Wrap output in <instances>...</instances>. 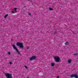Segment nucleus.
Listing matches in <instances>:
<instances>
[{
    "mask_svg": "<svg viewBox=\"0 0 78 78\" xmlns=\"http://www.w3.org/2000/svg\"><path fill=\"white\" fill-rule=\"evenodd\" d=\"M17 46H19L20 48H23V44L22 42H17L16 44Z\"/></svg>",
    "mask_w": 78,
    "mask_h": 78,
    "instance_id": "1",
    "label": "nucleus"
},
{
    "mask_svg": "<svg viewBox=\"0 0 78 78\" xmlns=\"http://www.w3.org/2000/svg\"><path fill=\"white\" fill-rule=\"evenodd\" d=\"M55 61L56 62H61V58L58 56H55L54 57Z\"/></svg>",
    "mask_w": 78,
    "mask_h": 78,
    "instance_id": "2",
    "label": "nucleus"
},
{
    "mask_svg": "<svg viewBox=\"0 0 78 78\" xmlns=\"http://www.w3.org/2000/svg\"><path fill=\"white\" fill-rule=\"evenodd\" d=\"M5 75L7 78H12V76L11 73H6Z\"/></svg>",
    "mask_w": 78,
    "mask_h": 78,
    "instance_id": "3",
    "label": "nucleus"
},
{
    "mask_svg": "<svg viewBox=\"0 0 78 78\" xmlns=\"http://www.w3.org/2000/svg\"><path fill=\"white\" fill-rule=\"evenodd\" d=\"M36 59V56H32L30 58H29V60L30 61H33V60H35Z\"/></svg>",
    "mask_w": 78,
    "mask_h": 78,
    "instance_id": "4",
    "label": "nucleus"
},
{
    "mask_svg": "<svg viewBox=\"0 0 78 78\" xmlns=\"http://www.w3.org/2000/svg\"><path fill=\"white\" fill-rule=\"evenodd\" d=\"M15 50H16V52H17L18 55L21 56H22V54H20V52H19V50H18V49H15Z\"/></svg>",
    "mask_w": 78,
    "mask_h": 78,
    "instance_id": "5",
    "label": "nucleus"
},
{
    "mask_svg": "<svg viewBox=\"0 0 78 78\" xmlns=\"http://www.w3.org/2000/svg\"><path fill=\"white\" fill-rule=\"evenodd\" d=\"M12 47L14 49H17V47L14 44H13L12 45Z\"/></svg>",
    "mask_w": 78,
    "mask_h": 78,
    "instance_id": "6",
    "label": "nucleus"
},
{
    "mask_svg": "<svg viewBox=\"0 0 78 78\" xmlns=\"http://www.w3.org/2000/svg\"><path fill=\"white\" fill-rule=\"evenodd\" d=\"M65 45H68L69 44V43L67 41L65 43Z\"/></svg>",
    "mask_w": 78,
    "mask_h": 78,
    "instance_id": "7",
    "label": "nucleus"
},
{
    "mask_svg": "<svg viewBox=\"0 0 78 78\" xmlns=\"http://www.w3.org/2000/svg\"><path fill=\"white\" fill-rule=\"evenodd\" d=\"M55 64L54 63H51V66L52 67H54V66H55Z\"/></svg>",
    "mask_w": 78,
    "mask_h": 78,
    "instance_id": "8",
    "label": "nucleus"
},
{
    "mask_svg": "<svg viewBox=\"0 0 78 78\" xmlns=\"http://www.w3.org/2000/svg\"><path fill=\"white\" fill-rule=\"evenodd\" d=\"M17 8H14V9H13L14 11L15 12H17V10H17Z\"/></svg>",
    "mask_w": 78,
    "mask_h": 78,
    "instance_id": "9",
    "label": "nucleus"
},
{
    "mask_svg": "<svg viewBox=\"0 0 78 78\" xmlns=\"http://www.w3.org/2000/svg\"><path fill=\"white\" fill-rule=\"evenodd\" d=\"M8 14H6V15H5L4 18H6V17H8Z\"/></svg>",
    "mask_w": 78,
    "mask_h": 78,
    "instance_id": "10",
    "label": "nucleus"
},
{
    "mask_svg": "<svg viewBox=\"0 0 78 78\" xmlns=\"http://www.w3.org/2000/svg\"><path fill=\"white\" fill-rule=\"evenodd\" d=\"M68 63H70L71 62V60L70 59L68 60Z\"/></svg>",
    "mask_w": 78,
    "mask_h": 78,
    "instance_id": "11",
    "label": "nucleus"
},
{
    "mask_svg": "<svg viewBox=\"0 0 78 78\" xmlns=\"http://www.w3.org/2000/svg\"><path fill=\"white\" fill-rule=\"evenodd\" d=\"M73 55H74V56H76V55H78V53H76V54H73Z\"/></svg>",
    "mask_w": 78,
    "mask_h": 78,
    "instance_id": "12",
    "label": "nucleus"
},
{
    "mask_svg": "<svg viewBox=\"0 0 78 78\" xmlns=\"http://www.w3.org/2000/svg\"><path fill=\"white\" fill-rule=\"evenodd\" d=\"M26 48H27V49H29V48H30V47L28 46H27L26 47Z\"/></svg>",
    "mask_w": 78,
    "mask_h": 78,
    "instance_id": "13",
    "label": "nucleus"
},
{
    "mask_svg": "<svg viewBox=\"0 0 78 78\" xmlns=\"http://www.w3.org/2000/svg\"><path fill=\"white\" fill-rule=\"evenodd\" d=\"M49 10H50V11H52L53 9H51V8H50Z\"/></svg>",
    "mask_w": 78,
    "mask_h": 78,
    "instance_id": "14",
    "label": "nucleus"
},
{
    "mask_svg": "<svg viewBox=\"0 0 78 78\" xmlns=\"http://www.w3.org/2000/svg\"><path fill=\"white\" fill-rule=\"evenodd\" d=\"M53 32H54V33H56V30H54L53 31Z\"/></svg>",
    "mask_w": 78,
    "mask_h": 78,
    "instance_id": "15",
    "label": "nucleus"
},
{
    "mask_svg": "<svg viewBox=\"0 0 78 78\" xmlns=\"http://www.w3.org/2000/svg\"><path fill=\"white\" fill-rule=\"evenodd\" d=\"M26 68V69H28V67H27V66H24Z\"/></svg>",
    "mask_w": 78,
    "mask_h": 78,
    "instance_id": "16",
    "label": "nucleus"
},
{
    "mask_svg": "<svg viewBox=\"0 0 78 78\" xmlns=\"http://www.w3.org/2000/svg\"><path fill=\"white\" fill-rule=\"evenodd\" d=\"M8 54L9 55H11V53H10V52H8Z\"/></svg>",
    "mask_w": 78,
    "mask_h": 78,
    "instance_id": "17",
    "label": "nucleus"
},
{
    "mask_svg": "<svg viewBox=\"0 0 78 78\" xmlns=\"http://www.w3.org/2000/svg\"><path fill=\"white\" fill-rule=\"evenodd\" d=\"M29 15L30 16H31V13H28Z\"/></svg>",
    "mask_w": 78,
    "mask_h": 78,
    "instance_id": "18",
    "label": "nucleus"
},
{
    "mask_svg": "<svg viewBox=\"0 0 78 78\" xmlns=\"http://www.w3.org/2000/svg\"><path fill=\"white\" fill-rule=\"evenodd\" d=\"M10 64H12V62H9Z\"/></svg>",
    "mask_w": 78,
    "mask_h": 78,
    "instance_id": "19",
    "label": "nucleus"
},
{
    "mask_svg": "<svg viewBox=\"0 0 78 78\" xmlns=\"http://www.w3.org/2000/svg\"><path fill=\"white\" fill-rule=\"evenodd\" d=\"M12 13H14V12L13 11H12Z\"/></svg>",
    "mask_w": 78,
    "mask_h": 78,
    "instance_id": "20",
    "label": "nucleus"
},
{
    "mask_svg": "<svg viewBox=\"0 0 78 78\" xmlns=\"http://www.w3.org/2000/svg\"><path fill=\"white\" fill-rule=\"evenodd\" d=\"M59 78V76H57V78Z\"/></svg>",
    "mask_w": 78,
    "mask_h": 78,
    "instance_id": "21",
    "label": "nucleus"
},
{
    "mask_svg": "<svg viewBox=\"0 0 78 78\" xmlns=\"http://www.w3.org/2000/svg\"><path fill=\"white\" fill-rule=\"evenodd\" d=\"M28 1H30V0H27Z\"/></svg>",
    "mask_w": 78,
    "mask_h": 78,
    "instance_id": "22",
    "label": "nucleus"
},
{
    "mask_svg": "<svg viewBox=\"0 0 78 78\" xmlns=\"http://www.w3.org/2000/svg\"><path fill=\"white\" fill-rule=\"evenodd\" d=\"M27 78H29L28 77H27Z\"/></svg>",
    "mask_w": 78,
    "mask_h": 78,
    "instance_id": "23",
    "label": "nucleus"
}]
</instances>
